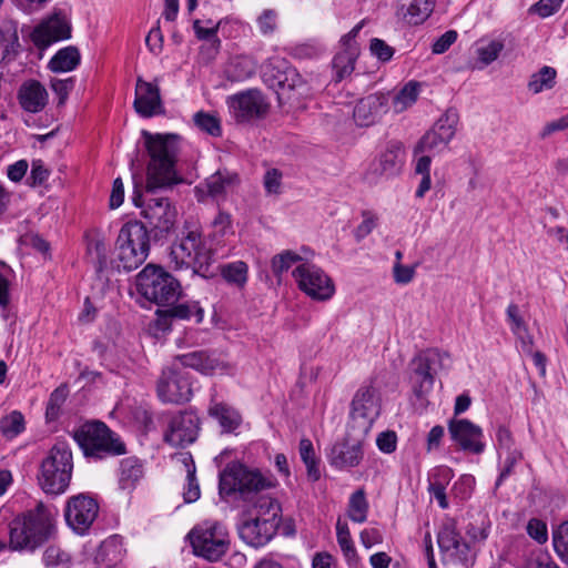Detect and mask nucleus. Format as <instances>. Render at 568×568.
I'll list each match as a JSON object with an SVG mask.
<instances>
[{"mask_svg":"<svg viewBox=\"0 0 568 568\" xmlns=\"http://www.w3.org/2000/svg\"><path fill=\"white\" fill-rule=\"evenodd\" d=\"M503 466L500 469L499 477L496 481V486H499L506 477H508L515 467V465L521 460L523 454L519 449L505 453L503 456Z\"/></svg>","mask_w":568,"mask_h":568,"instance_id":"obj_61","label":"nucleus"},{"mask_svg":"<svg viewBox=\"0 0 568 568\" xmlns=\"http://www.w3.org/2000/svg\"><path fill=\"white\" fill-rule=\"evenodd\" d=\"M256 71V61L245 54L235 55L230 59L225 73L233 81H243L251 78Z\"/></svg>","mask_w":568,"mask_h":568,"instance_id":"obj_33","label":"nucleus"},{"mask_svg":"<svg viewBox=\"0 0 568 568\" xmlns=\"http://www.w3.org/2000/svg\"><path fill=\"white\" fill-rule=\"evenodd\" d=\"M437 541L440 550L447 556L457 560H466L469 547L467 542L463 541L453 520L443 525Z\"/></svg>","mask_w":568,"mask_h":568,"instance_id":"obj_28","label":"nucleus"},{"mask_svg":"<svg viewBox=\"0 0 568 568\" xmlns=\"http://www.w3.org/2000/svg\"><path fill=\"white\" fill-rule=\"evenodd\" d=\"M26 429V422L23 415L18 412L13 410L7 416H4L0 422V430L1 434L7 439H13L21 433H23Z\"/></svg>","mask_w":568,"mask_h":568,"instance_id":"obj_46","label":"nucleus"},{"mask_svg":"<svg viewBox=\"0 0 568 568\" xmlns=\"http://www.w3.org/2000/svg\"><path fill=\"white\" fill-rule=\"evenodd\" d=\"M132 200L135 206L142 207V215L156 232V236H164L173 230L178 212L168 197L152 196L143 202L142 195L135 189Z\"/></svg>","mask_w":568,"mask_h":568,"instance_id":"obj_13","label":"nucleus"},{"mask_svg":"<svg viewBox=\"0 0 568 568\" xmlns=\"http://www.w3.org/2000/svg\"><path fill=\"white\" fill-rule=\"evenodd\" d=\"M302 257L292 252V251H284L281 254L275 255L272 258L271 267L272 272L276 276H281L284 272H286L293 264L301 261Z\"/></svg>","mask_w":568,"mask_h":568,"instance_id":"obj_53","label":"nucleus"},{"mask_svg":"<svg viewBox=\"0 0 568 568\" xmlns=\"http://www.w3.org/2000/svg\"><path fill=\"white\" fill-rule=\"evenodd\" d=\"M214 262L213 251L207 246L201 227L185 224L176 241L171 245L169 264L175 271H191L192 275L211 276Z\"/></svg>","mask_w":568,"mask_h":568,"instance_id":"obj_2","label":"nucleus"},{"mask_svg":"<svg viewBox=\"0 0 568 568\" xmlns=\"http://www.w3.org/2000/svg\"><path fill=\"white\" fill-rule=\"evenodd\" d=\"M504 49V42L500 40H479L476 43V62L474 68L484 69L493 63L499 57Z\"/></svg>","mask_w":568,"mask_h":568,"instance_id":"obj_36","label":"nucleus"},{"mask_svg":"<svg viewBox=\"0 0 568 568\" xmlns=\"http://www.w3.org/2000/svg\"><path fill=\"white\" fill-rule=\"evenodd\" d=\"M71 29L65 19L54 16L38 26L32 32V41L39 48L70 38Z\"/></svg>","mask_w":568,"mask_h":568,"instance_id":"obj_24","label":"nucleus"},{"mask_svg":"<svg viewBox=\"0 0 568 568\" xmlns=\"http://www.w3.org/2000/svg\"><path fill=\"white\" fill-rule=\"evenodd\" d=\"M179 462H181L186 471V486L184 488V500L186 503H194L200 498V486L197 479L195 478V465L193 457L190 453H181L178 456Z\"/></svg>","mask_w":568,"mask_h":568,"instance_id":"obj_37","label":"nucleus"},{"mask_svg":"<svg viewBox=\"0 0 568 568\" xmlns=\"http://www.w3.org/2000/svg\"><path fill=\"white\" fill-rule=\"evenodd\" d=\"M195 556L209 561L220 560L230 549L231 537L225 525L205 520L194 526L187 534Z\"/></svg>","mask_w":568,"mask_h":568,"instance_id":"obj_6","label":"nucleus"},{"mask_svg":"<svg viewBox=\"0 0 568 568\" xmlns=\"http://www.w3.org/2000/svg\"><path fill=\"white\" fill-rule=\"evenodd\" d=\"M223 278L237 287H243L247 282L248 266L243 261L227 263L221 267Z\"/></svg>","mask_w":568,"mask_h":568,"instance_id":"obj_41","label":"nucleus"},{"mask_svg":"<svg viewBox=\"0 0 568 568\" xmlns=\"http://www.w3.org/2000/svg\"><path fill=\"white\" fill-rule=\"evenodd\" d=\"M226 103L230 113L237 122L264 116L268 110V103L258 90H247L231 95Z\"/></svg>","mask_w":568,"mask_h":568,"instance_id":"obj_15","label":"nucleus"},{"mask_svg":"<svg viewBox=\"0 0 568 568\" xmlns=\"http://www.w3.org/2000/svg\"><path fill=\"white\" fill-rule=\"evenodd\" d=\"M144 143L150 156L146 169L148 192L171 186L179 181L175 164L180 136L178 134H152L143 131Z\"/></svg>","mask_w":568,"mask_h":568,"instance_id":"obj_1","label":"nucleus"},{"mask_svg":"<svg viewBox=\"0 0 568 568\" xmlns=\"http://www.w3.org/2000/svg\"><path fill=\"white\" fill-rule=\"evenodd\" d=\"M193 121L201 131L212 136H220L222 134L221 121L212 113L199 111L194 114Z\"/></svg>","mask_w":568,"mask_h":568,"instance_id":"obj_50","label":"nucleus"},{"mask_svg":"<svg viewBox=\"0 0 568 568\" xmlns=\"http://www.w3.org/2000/svg\"><path fill=\"white\" fill-rule=\"evenodd\" d=\"M133 104L135 111L143 118L161 113L163 110L159 85L138 78Z\"/></svg>","mask_w":568,"mask_h":568,"instance_id":"obj_23","label":"nucleus"},{"mask_svg":"<svg viewBox=\"0 0 568 568\" xmlns=\"http://www.w3.org/2000/svg\"><path fill=\"white\" fill-rule=\"evenodd\" d=\"M99 505L94 498L79 494L68 499L64 509L67 524L78 534H84L97 519Z\"/></svg>","mask_w":568,"mask_h":568,"instance_id":"obj_14","label":"nucleus"},{"mask_svg":"<svg viewBox=\"0 0 568 568\" xmlns=\"http://www.w3.org/2000/svg\"><path fill=\"white\" fill-rule=\"evenodd\" d=\"M292 275L297 287L316 302L329 301L335 294V284L331 276L313 263H301Z\"/></svg>","mask_w":568,"mask_h":568,"instance_id":"obj_12","label":"nucleus"},{"mask_svg":"<svg viewBox=\"0 0 568 568\" xmlns=\"http://www.w3.org/2000/svg\"><path fill=\"white\" fill-rule=\"evenodd\" d=\"M435 0H400L398 14L409 24L423 23L433 12Z\"/></svg>","mask_w":568,"mask_h":568,"instance_id":"obj_30","label":"nucleus"},{"mask_svg":"<svg viewBox=\"0 0 568 568\" xmlns=\"http://www.w3.org/2000/svg\"><path fill=\"white\" fill-rule=\"evenodd\" d=\"M207 414L219 424L222 433H235L243 422L241 413L232 405L220 400L215 392L211 394Z\"/></svg>","mask_w":568,"mask_h":568,"instance_id":"obj_26","label":"nucleus"},{"mask_svg":"<svg viewBox=\"0 0 568 568\" xmlns=\"http://www.w3.org/2000/svg\"><path fill=\"white\" fill-rule=\"evenodd\" d=\"M122 537L114 535L106 538L100 546L99 558L106 567H115L125 556Z\"/></svg>","mask_w":568,"mask_h":568,"instance_id":"obj_34","label":"nucleus"},{"mask_svg":"<svg viewBox=\"0 0 568 568\" xmlns=\"http://www.w3.org/2000/svg\"><path fill=\"white\" fill-rule=\"evenodd\" d=\"M368 503L363 489H358L349 497L347 515L354 523L363 524L367 519Z\"/></svg>","mask_w":568,"mask_h":568,"instance_id":"obj_44","label":"nucleus"},{"mask_svg":"<svg viewBox=\"0 0 568 568\" xmlns=\"http://www.w3.org/2000/svg\"><path fill=\"white\" fill-rule=\"evenodd\" d=\"M363 28V21L357 23L347 34L341 39L342 50L334 57L333 69L336 81H342L351 75L355 69V62L359 54L356 37Z\"/></svg>","mask_w":568,"mask_h":568,"instance_id":"obj_21","label":"nucleus"},{"mask_svg":"<svg viewBox=\"0 0 568 568\" xmlns=\"http://www.w3.org/2000/svg\"><path fill=\"white\" fill-rule=\"evenodd\" d=\"M281 523V507L270 499L261 498L239 524L240 538L251 547L260 548L276 535Z\"/></svg>","mask_w":568,"mask_h":568,"instance_id":"obj_4","label":"nucleus"},{"mask_svg":"<svg viewBox=\"0 0 568 568\" xmlns=\"http://www.w3.org/2000/svg\"><path fill=\"white\" fill-rule=\"evenodd\" d=\"M552 544L558 557L568 564V521L562 523L554 530Z\"/></svg>","mask_w":568,"mask_h":568,"instance_id":"obj_52","label":"nucleus"},{"mask_svg":"<svg viewBox=\"0 0 568 568\" xmlns=\"http://www.w3.org/2000/svg\"><path fill=\"white\" fill-rule=\"evenodd\" d=\"M72 470L71 449L65 443H57L41 463L39 485L47 494H63L69 487Z\"/></svg>","mask_w":568,"mask_h":568,"instance_id":"obj_5","label":"nucleus"},{"mask_svg":"<svg viewBox=\"0 0 568 568\" xmlns=\"http://www.w3.org/2000/svg\"><path fill=\"white\" fill-rule=\"evenodd\" d=\"M282 64H285L284 62ZM277 73L273 75V88H277L281 90L278 92L280 99H287L290 100L291 97L286 94V91H292L294 89H297L303 85V80L296 69L287 65H283V69H281V65L277 67Z\"/></svg>","mask_w":568,"mask_h":568,"instance_id":"obj_32","label":"nucleus"},{"mask_svg":"<svg viewBox=\"0 0 568 568\" xmlns=\"http://www.w3.org/2000/svg\"><path fill=\"white\" fill-rule=\"evenodd\" d=\"M382 405L377 389L373 385L361 386L351 404L349 425L359 435H366L381 414Z\"/></svg>","mask_w":568,"mask_h":568,"instance_id":"obj_11","label":"nucleus"},{"mask_svg":"<svg viewBox=\"0 0 568 568\" xmlns=\"http://www.w3.org/2000/svg\"><path fill=\"white\" fill-rule=\"evenodd\" d=\"M136 290L158 305L173 304L181 293L180 283L162 267L152 264L138 274Z\"/></svg>","mask_w":568,"mask_h":568,"instance_id":"obj_9","label":"nucleus"},{"mask_svg":"<svg viewBox=\"0 0 568 568\" xmlns=\"http://www.w3.org/2000/svg\"><path fill=\"white\" fill-rule=\"evenodd\" d=\"M80 53L75 47L60 49L49 61L48 68L55 73L74 70L80 63Z\"/></svg>","mask_w":568,"mask_h":568,"instance_id":"obj_35","label":"nucleus"},{"mask_svg":"<svg viewBox=\"0 0 568 568\" xmlns=\"http://www.w3.org/2000/svg\"><path fill=\"white\" fill-rule=\"evenodd\" d=\"M404 155L405 152L400 142H389L379 158L372 163L368 179L375 181L379 176H392L396 174L404 162Z\"/></svg>","mask_w":568,"mask_h":568,"instance_id":"obj_22","label":"nucleus"},{"mask_svg":"<svg viewBox=\"0 0 568 568\" xmlns=\"http://www.w3.org/2000/svg\"><path fill=\"white\" fill-rule=\"evenodd\" d=\"M557 72L551 67H542L538 72L534 73L528 82V89L531 93L538 94L545 90H550L556 84Z\"/></svg>","mask_w":568,"mask_h":568,"instance_id":"obj_40","label":"nucleus"},{"mask_svg":"<svg viewBox=\"0 0 568 568\" xmlns=\"http://www.w3.org/2000/svg\"><path fill=\"white\" fill-rule=\"evenodd\" d=\"M260 32L263 36L274 33L277 28V13L274 10H264L256 20Z\"/></svg>","mask_w":568,"mask_h":568,"instance_id":"obj_60","label":"nucleus"},{"mask_svg":"<svg viewBox=\"0 0 568 568\" xmlns=\"http://www.w3.org/2000/svg\"><path fill=\"white\" fill-rule=\"evenodd\" d=\"M489 527L490 524L483 519L479 524H469L466 534L473 542H481L487 539Z\"/></svg>","mask_w":568,"mask_h":568,"instance_id":"obj_64","label":"nucleus"},{"mask_svg":"<svg viewBox=\"0 0 568 568\" xmlns=\"http://www.w3.org/2000/svg\"><path fill=\"white\" fill-rule=\"evenodd\" d=\"M506 317L507 322L510 326V331L514 335L525 332L528 328L527 323L525 322L520 308L517 304L510 303L506 308Z\"/></svg>","mask_w":568,"mask_h":568,"instance_id":"obj_55","label":"nucleus"},{"mask_svg":"<svg viewBox=\"0 0 568 568\" xmlns=\"http://www.w3.org/2000/svg\"><path fill=\"white\" fill-rule=\"evenodd\" d=\"M453 478V471L450 468L443 466L435 470L433 479L429 483V493L438 501L440 508L445 509L448 507L446 498L445 487Z\"/></svg>","mask_w":568,"mask_h":568,"instance_id":"obj_38","label":"nucleus"},{"mask_svg":"<svg viewBox=\"0 0 568 568\" xmlns=\"http://www.w3.org/2000/svg\"><path fill=\"white\" fill-rule=\"evenodd\" d=\"M171 315L181 320H190L192 317H195L196 322H201L203 320V310L199 306L196 302L182 303L175 305L171 310Z\"/></svg>","mask_w":568,"mask_h":568,"instance_id":"obj_54","label":"nucleus"},{"mask_svg":"<svg viewBox=\"0 0 568 568\" xmlns=\"http://www.w3.org/2000/svg\"><path fill=\"white\" fill-rule=\"evenodd\" d=\"M419 95V84L415 81L406 83L393 100L394 110L400 113L412 106Z\"/></svg>","mask_w":568,"mask_h":568,"instance_id":"obj_45","label":"nucleus"},{"mask_svg":"<svg viewBox=\"0 0 568 568\" xmlns=\"http://www.w3.org/2000/svg\"><path fill=\"white\" fill-rule=\"evenodd\" d=\"M283 174L277 169H268L263 178V184L268 195H278L282 192Z\"/></svg>","mask_w":568,"mask_h":568,"instance_id":"obj_56","label":"nucleus"},{"mask_svg":"<svg viewBox=\"0 0 568 568\" xmlns=\"http://www.w3.org/2000/svg\"><path fill=\"white\" fill-rule=\"evenodd\" d=\"M69 395V388L67 385H60L51 394L45 407V418L48 422L58 419L61 414L63 404L65 403Z\"/></svg>","mask_w":568,"mask_h":568,"instance_id":"obj_48","label":"nucleus"},{"mask_svg":"<svg viewBox=\"0 0 568 568\" xmlns=\"http://www.w3.org/2000/svg\"><path fill=\"white\" fill-rule=\"evenodd\" d=\"M0 43L4 47V57H10L18 45L17 23L8 20L0 24Z\"/></svg>","mask_w":568,"mask_h":568,"instance_id":"obj_51","label":"nucleus"},{"mask_svg":"<svg viewBox=\"0 0 568 568\" xmlns=\"http://www.w3.org/2000/svg\"><path fill=\"white\" fill-rule=\"evenodd\" d=\"M48 98L47 89L37 80L24 82L18 93L21 108L30 113L42 111L48 103Z\"/></svg>","mask_w":568,"mask_h":568,"instance_id":"obj_29","label":"nucleus"},{"mask_svg":"<svg viewBox=\"0 0 568 568\" xmlns=\"http://www.w3.org/2000/svg\"><path fill=\"white\" fill-rule=\"evenodd\" d=\"M158 396L163 403L181 404L192 396L191 384L184 374L174 368L164 369L158 382Z\"/></svg>","mask_w":568,"mask_h":568,"instance_id":"obj_16","label":"nucleus"},{"mask_svg":"<svg viewBox=\"0 0 568 568\" xmlns=\"http://www.w3.org/2000/svg\"><path fill=\"white\" fill-rule=\"evenodd\" d=\"M300 456L307 468V475L313 480H317L321 476L317 458L315 456L313 444L307 438H302L300 442Z\"/></svg>","mask_w":568,"mask_h":568,"instance_id":"obj_49","label":"nucleus"},{"mask_svg":"<svg viewBox=\"0 0 568 568\" xmlns=\"http://www.w3.org/2000/svg\"><path fill=\"white\" fill-rule=\"evenodd\" d=\"M448 432L460 449L473 454H481L485 450L483 429L466 418L450 419Z\"/></svg>","mask_w":568,"mask_h":568,"instance_id":"obj_18","label":"nucleus"},{"mask_svg":"<svg viewBox=\"0 0 568 568\" xmlns=\"http://www.w3.org/2000/svg\"><path fill=\"white\" fill-rule=\"evenodd\" d=\"M417 366L414 369V388L418 397L429 393L434 386L435 366L448 367L450 356L447 353L433 351L416 361Z\"/></svg>","mask_w":568,"mask_h":568,"instance_id":"obj_17","label":"nucleus"},{"mask_svg":"<svg viewBox=\"0 0 568 568\" xmlns=\"http://www.w3.org/2000/svg\"><path fill=\"white\" fill-rule=\"evenodd\" d=\"M498 456L503 459L505 453L517 450L511 433L504 426H499L496 433Z\"/></svg>","mask_w":568,"mask_h":568,"instance_id":"obj_58","label":"nucleus"},{"mask_svg":"<svg viewBox=\"0 0 568 568\" xmlns=\"http://www.w3.org/2000/svg\"><path fill=\"white\" fill-rule=\"evenodd\" d=\"M197 432V417L192 413H180L170 419L164 439L171 446L184 447L196 439Z\"/></svg>","mask_w":568,"mask_h":568,"instance_id":"obj_20","label":"nucleus"},{"mask_svg":"<svg viewBox=\"0 0 568 568\" xmlns=\"http://www.w3.org/2000/svg\"><path fill=\"white\" fill-rule=\"evenodd\" d=\"M50 87L54 94L59 98V105H63L68 100L70 92L74 88V79H52L50 81Z\"/></svg>","mask_w":568,"mask_h":568,"instance_id":"obj_57","label":"nucleus"},{"mask_svg":"<svg viewBox=\"0 0 568 568\" xmlns=\"http://www.w3.org/2000/svg\"><path fill=\"white\" fill-rule=\"evenodd\" d=\"M142 464L135 457H128L121 460L120 465V486L122 489H131L142 477Z\"/></svg>","mask_w":568,"mask_h":568,"instance_id":"obj_39","label":"nucleus"},{"mask_svg":"<svg viewBox=\"0 0 568 568\" xmlns=\"http://www.w3.org/2000/svg\"><path fill=\"white\" fill-rule=\"evenodd\" d=\"M336 537H337V542H338L347 562L356 564L358 560V557H357V551L354 547V542H353V539L351 536L349 528H348L347 524L342 521L341 519H338L336 523Z\"/></svg>","mask_w":568,"mask_h":568,"instance_id":"obj_43","label":"nucleus"},{"mask_svg":"<svg viewBox=\"0 0 568 568\" xmlns=\"http://www.w3.org/2000/svg\"><path fill=\"white\" fill-rule=\"evenodd\" d=\"M118 267L130 272L138 268L149 255V235L140 222L125 223L116 239Z\"/></svg>","mask_w":568,"mask_h":568,"instance_id":"obj_8","label":"nucleus"},{"mask_svg":"<svg viewBox=\"0 0 568 568\" xmlns=\"http://www.w3.org/2000/svg\"><path fill=\"white\" fill-rule=\"evenodd\" d=\"M449 142L439 138V134L429 130L419 140L414 149L415 154L418 153H430L436 154L447 149Z\"/></svg>","mask_w":568,"mask_h":568,"instance_id":"obj_47","label":"nucleus"},{"mask_svg":"<svg viewBox=\"0 0 568 568\" xmlns=\"http://www.w3.org/2000/svg\"><path fill=\"white\" fill-rule=\"evenodd\" d=\"M458 113L454 109H448L434 124V126L430 129L433 132H436L439 134V138H444V140H447L450 142L456 133V128L458 124Z\"/></svg>","mask_w":568,"mask_h":568,"instance_id":"obj_42","label":"nucleus"},{"mask_svg":"<svg viewBox=\"0 0 568 568\" xmlns=\"http://www.w3.org/2000/svg\"><path fill=\"white\" fill-rule=\"evenodd\" d=\"M565 0H539L535 3L530 11L537 13L541 18H547L556 13Z\"/></svg>","mask_w":568,"mask_h":568,"instance_id":"obj_62","label":"nucleus"},{"mask_svg":"<svg viewBox=\"0 0 568 568\" xmlns=\"http://www.w3.org/2000/svg\"><path fill=\"white\" fill-rule=\"evenodd\" d=\"M237 184V174L229 171H217L204 182L207 194L214 199L224 197L227 193L233 192Z\"/></svg>","mask_w":568,"mask_h":568,"instance_id":"obj_31","label":"nucleus"},{"mask_svg":"<svg viewBox=\"0 0 568 568\" xmlns=\"http://www.w3.org/2000/svg\"><path fill=\"white\" fill-rule=\"evenodd\" d=\"M180 365L191 367L205 375L225 374L230 365L220 356L205 352H193L183 354L176 358Z\"/></svg>","mask_w":568,"mask_h":568,"instance_id":"obj_25","label":"nucleus"},{"mask_svg":"<svg viewBox=\"0 0 568 568\" xmlns=\"http://www.w3.org/2000/svg\"><path fill=\"white\" fill-rule=\"evenodd\" d=\"M214 235L224 237L229 234H233L231 215L224 212H220L213 221Z\"/></svg>","mask_w":568,"mask_h":568,"instance_id":"obj_63","label":"nucleus"},{"mask_svg":"<svg viewBox=\"0 0 568 568\" xmlns=\"http://www.w3.org/2000/svg\"><path fill=\"white\" fill-rule=\"evenodd\" d=\"M73 437L87 457L103 458L125 453L124 444L101 422L85 423L74 432Z\"/></svg>","mask_w":568,"mask_h":568,"instance_id":"obj_7","label":"nucleus"},{"mask_svg":"<svg viewBox=\"0 0 568 568\" xmlns=\"http://www.w3.org/2000/svg\"><path fill=\"white\" fill-rule=\"evenodd\" d=\"M54 507L38 503L33 509L23 513L10 523V548L34 550L47 541L54 529Z\"/></svg>","mask_w":568,"mask_h":568,"instance_id":"obj_3","label":"nucleus"},{"mask_svg":"<svg viewBox=\"0 0 568 568\" xmlns=\"http://www.w3.org/2000/svg\"><path fill=\"white\" fill-rule=\"evenodd\" d=\"M386 111V97L383 94H369L356 103L353 116L358 125L368 126L378 121Z\"/></svg>","mask_w":568,"mask_h":568,"instance_id":"obj_27","label":"nucleus"},{"mask_svg":"<svg viewBox=\"0 0 568 568\" xmlns=\"http://www.w3.org/2000/svg\"><path fill=\"white\" fill-rule=\"evenodd\" d=\"M363 456L362 439L346 437L332 445L327 453V460L332 467L346 470L358 466Z\"/></svg>","mask_w":568,"mask_h":568,"instance_id":"obj_19","label":"nucleus"},{"mask_svg":"<svg viewBox=\"0 0 568 568\" xmlns=\"http://www.w3.org/2000/svg\"><path fill=\"white\" fill-rule=\"evenodd\" d=\"M220 22H213L212 20H207L205 22L201 20H195L193 23L194 32L197 37V39L202 41H206L210 39H219L217 31H219Z\"/></svg>","mask_w":568,"mask_h":568,"instance_id":"obj_59","label":"nucleus"},{"mask_svg":"<svg viewBox=\"0 0 568 568\" xmlns=\"http://www.w3.org/2000/svg\"><path fill=\"white\" fill-rule=\"evenodd\" d=\"M275 486L272 475H264L257 469H248L239 463L227 465L220 474L219 488L222 495L240 493L245 496Z\"/></svg>","mask_w":568,"mask_h":568,"instance_id":"obj_10","label":"nucleus"}]
</instances>
